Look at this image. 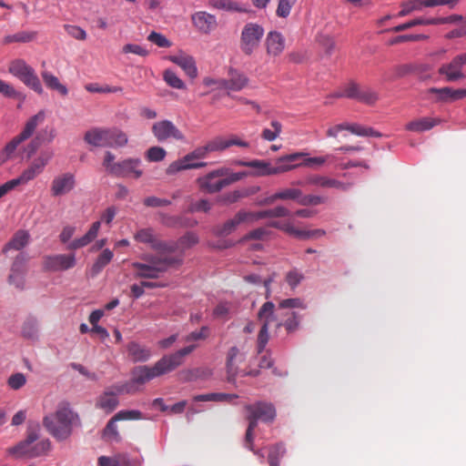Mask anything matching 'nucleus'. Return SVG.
Segmentation results:
<instances>
[{"instance_id":"obj_1","label":"nucleus","mask_w":466,"mask_h":466,"mask_svg":"<svg viewBox=\"0 0 466 466\" xmlns=\"http://www.w3.org/2000/svg\"><path fill=\"white\" fill-rule=\"evenodd\" d=\"M134 239L157 251V254H144L141 257L143 261L131 264L137 279H157L169 268H177L183 262L182 253L176 254V245L158 238L152 228H140L134 234Z\"/></svg>"},{"instance_id":"obj_2","label":"nucleus","mask_w":466,"mask_h":466,"mask_svg":"<svg viewBox=\"0 0 466 466\" xmlns=\"http://www.w3.org/2000/svg\"><path fill=\"white\" fill-rule=\"evenodd\" d=\"M196 348L197 345L192 344L172 354L164 355L153 366H136L131 370L130 383L116 386V392L134 393L133 384L144 385L157 377L175 370L184 363L185 357L189 355Z\"/></svg>"},{"instance_id":"obj_3","label":"nucleus","mask_w":466,"mask_h":466,"mask_svg":"<svg viewBox=\"0 0 466 466\" xmlns=\"http://www.w3.org/2000/svg\"><path fill=\"white\" fill-rule=\"evenodd\" d=\"M78 415L72 410L67 402L58 404L54 414L46 416L43 423L46 430L57 440L70 436L74 425L78 424Z\"/></svg>"},{"instance_id":"obj_4","label":"nucleus","mask_w":466,"mask_h":466,"mask_svg":"<svg viewBox=\"0 0 466 466\" xmlns=\"http://www.w3.org/2000/svg\"><path fill=\"white\" fill-rule=\"evenodd\" d=\"M307 156L306 153L298 152L279 157L275 166L270 162L259 159L250 161L238 160L236 165L239 167H246L252 168L251 171H247L248 176L251 177H267L272 175H279L296 168V166H291L289 162H294Z\"/></svg>"},{"instance_id":"obj_5","label":"nucleus","mask_w":466,"mask_h":466,"mask_svg":"<svg viewBox=\"0 0 466 466\" xmlns=\"http://www.w3.org/2000/svg\"><path fill=\"white\" fill-rule=\"evenodd\" d=\"M248 176V172H237L228 174V169L221 167L213 170L204 177L198 178L199 188L207 193L213 194L220 191L225 187L238 182Z\"/></svg>"},{"instance_id":"obj_6","label":"nucleus","mask_w":466,"mask_h":466,"mask_svg":"<svg viewBox=\"0 0 466 466\" xmlns=\"http://www.w3.org/2000/svg\"><path fill=\"white\" fill-rule=\"evenodd\" d=\"M116 157L110 151H106L104 156L103 166L106 171L115 177H133L139 178L143 175L140 169L141 160L139 158H127L119 162H114Z\"/></svg>"},{"instance_id":"obj_7","label":"nucleus","mask_w":466,"mask_h":466,"mask_svg":"<svg viewBox=\"0 0 466 466\" xmlns=\"http://www.w3.org/2000/svg\"><path fill=\"white\" fill-rule=\"evenodd\" d=\"M209 147L208 144L202 147H198L195 148L190 153L184 156L182 158H179L174 162H172L167 168L166 172L167 175H174L177 172L187 170V169H196L205 167L208 164L206 162H198V163H189L190 160H201L208 157L210 154Z\"/></svg>"},{"instance_id":"obj_8","label":"nucleus","mask_w":466,"mask_h":466,"mask_svg":"<svg viewBox=\"0 0 466 466\" xmlns=\"http://www.w3.org/2000/svg\"><path fill=\"white\" fill-rule=\"evenodd\" d=\"M9 73L19 78L25 85L38 94L43 93V87L35 70L23 59H15L9 66Z\"/></svg>"},{"instance_id":"obj_9","label":"nucleus","mask_w":466,"mask_h":466,"mask_svg":"<svg viewBox=\"0 0 466 466\" xmlns=\"http://www.w3.org/2000/svg\"><path fill=\"white\" fill-rule=\"evenodd\" d=\"M264 35V28L257 23H248L244 25L239 46L243 54L251 56L259 46Z\"/></svg>"},{"instance_id":"obj_10","label":"nucleus","mask_w":466,"mask_h":466,"mask_svg":"<svg viewBox=\"0 0 466 466\" xmlns=\"http://www.w3.org/2000/svg\"><path fill=\"white\" fill-rule=\"evenodd\" d=\"M151 130L154 137L159 142L167 141L169 139H174L177 141H183L185 139L184 134L169 120L155 122Z\"/></svg>"},{"instance_id":"obj_11","label":"nucleus","mask_w":466,"mask_h":466,"mask_svg":"<svg viewBox=\"0 0 466 466\" xmlns=\"http://www.w3.org/2000/svg\"><path fill=\"white\" fill-rule=\"evenodd\" d=\"M347 130L350 132L353 135L359 136V137H380L381 134L376 130H374L372 127H364L361 125H359L357 123H341L335 125L331 127H329L326 135L329 137H334L336 138L338 137V134L340 131Z\"/></svg>"},{"instance_id":"obj_12","label":"nucleus","mask_w":466,"mask_h":466,"mask_svg":"<svg viewBox=\"0 0 466 466\" xmlns=\"http://www.w3.org/2000/svg\"><path fill=\"white\" fill-rule=\"evenodd\" d=\"M335 96H346L348 98L357 99L368 105H373L379 98L376 92L370 88H360L356 83H350L345 87L343 93L336 94Z\"/></svg>"},{"instance_id":"obj_13","label":"nucleus","mask_w":466,"mask_h":466,"mask_svg":"<svg viewBox=\"0 0 466 466\" xmlns=\"http://www.w3.org/2000/svg\"><path fill=\"white\" fill-rule=\"evenodd\" d=\"M75 254H58L46 256L43 260V267L47 271H65L76 266Z\"/></svg>"},{"instance_id":"obj_14","label":"nucleus","mask_w":466,"mask_h":466,"mask_svg":"<svg viewBox=\"0 0 466 466\" xmlns=\"http://www.w3.org/2000/svg\"><path fill=\"white\" fill-rule=\"evenodd\" d=\"M240 358L239 350L237 347H231L228 350L227 356V374H228V381L234 383L236 378L238 376L246 377H257L259 375L258 370H238L237 366V360Z\"/></svg>"},{"instance_id":"obj_15","label":"nucleus","mask_w":466,"mask_h":466,"mask_svg":"<svg viewBox=\"0 0 466 466\" xmlns=\"http://www.w3.org/2000/svg\"><path fill=\"white\" fill-rule=\"evenodd\" d=\"M27 258L24 253H19L14 259L10 274L8 276V283L14 285L19 289L25 287V276L26 273Z\"/></svg>"},{"instance_id":"obj_16","label":"nucleus","mask_w":466,"mask_h":466,"mask_svg":"<svg viewBox=\"0 0 466 466\" xmlns=\"http://www.w3.org/2000/svg\"><path fill=\"white\" fill-rule=\"evenodd\" d=\"M464 66L466 65L461 55L460 54L454 56L450 63L441 66L438 69V73L441 76H444L447 81L454 82L466 77L462 72Z\"/></svg>"},{"instance_id":"obj_17","label":"nucleus","mask_w":466,"mask_h":466,"mask_svg":"<svg viewBox=\"0 0 466 466\" xmlns=\"http://www.w3.org/2000/svg\"><path fill=\"white\" fill-rule=\"evenodd\" d=\"M304 184L316 186L321 188H335L343 192L348 191L352 187V183H345L338 179L321 175H310L307 177Z\"/></svg>"},{"instance_id":"obj_18","label":"nucleus","mask_w":466,"mask_h":466,"mask_svg":"<svg viewBox=\"0 0 466 466\" xmlns=\"http://www.w3.org/2000/svg\"><path fill=\"white\" fill-rule=\"evenodd\" d=\"M76 187L75 176L70 173H63L56 176L51 183V195L55 198L64 196L72 191Z\"/></svg>"},{"instance_id":"obj_19","label":"nucleus","mask_w":466,"mask_h":466,"mask_svg":"<svg viewBox=\"0 0 466 466\" xmlns=\"http://www.w3.org/2000/svg\"><path fill=\"white\" fill-rule=\"evenodd\" d=\"M245 409L257 419L266 423L272 422L276 417L275 407L268 402L258 401L254 404L246 405Z\"/></svg>"},{"instance_id":"obj_20","label":"nucleus","mask_w":466,"mask_h":466,"mask_svg":"<svg viewBox=\"0 0 466 466\" xmlns=\"http://www.w3.org/2000/svg\"><path fill=\"white\" fill-rule=\"evenodd\" d=\"M427 93L435 95V102L442 103H451L466 97V88L431 87L427 90Z\"/></svg>"},{"instance_id":"obj_21","label":"nucleus","mask_w":466,"mask_h":466,"mask_svg":"<svg viewBox=\"0 0 466 466\" xmlns=\"http://www.w3.org/2000/svg\"><path fill=\"white\" fill-rule=\"evenodd\" d=\"M38 439V434L35 431H29L26 438L18 442L16 445L7 448L6 453L15 459L30 458V448L34 442Z\"/></svg>"},{"instance_id":"obj_22","label":"nucleus","mask_w":466,"mask_h":466,"mask_svg":"<svg viewBox=\"0 0 466 466\" xmlns=\"http://www.w3.org/2000/svg\"><path fill=\"white\" fill-rule=\"evenodd\" d=\"M210 152L223 151L232 146H238L241 147H248L249 143L242 140L238 137L232 135L228 137H216L209 140L208 143Z\"/></svg>"},{"instance_id":"obj_23","label":"nucleus","mask_w":466,"mask_h":466,"mask_svg":"<svg viewBox=\"0 0 466 466\" xmlns=\"http://www.w3.org/2000/svg\"><path fill=\"white\" fill-rule=\"evenodd\" d=\"M56 136V129L46 127L43 129L34 139H32L27 146L24 148L23 153L25 157L30 158L39 148L42 143H50Z\"/></svg>"},{"instance_id":"obj_24","label":"nucleus","mask_w":466,"mask_h":466,"mask_svg":"<svg viewBox=\"0 0 466 466\" xmlns=\"http://www.w3.org/2000/svg\"><path fill=\"white\" fill-rule=\"evenodd\" d=\"M84 141L96 147H108V128L92 127L84 135Z\"/></svg>"},{"instance_id":"obj_25","label":"nucleus","mask_w":466,"mask_h":466,"mask_svg":"<svg viewBox=\"0 0 466 466\" xmlns=\"http://www.w3.org/2000/svg\"><path fill=\"white\" fill-rule=\"evenodd\" d=\"M280 311L279 306L276 308L273 302L267 301L260 307L258 312V319L261 322V325L267 324V327H269L271 323H275L278 329Z\"/></svg>"},{"instance_id":"obj_26","label":"nucleus","mask_w":466,"mask_h":466,"mask_svg":"<svg viewBox=\"0 0 466 466\" xmlns=\"http://www.w3.org/2000/svg\"><path fill=\"white\" fill-rule=\"evenodd\" d=\"M265 46L267 54L269 56H279L285 48V39L283 35L277 31H270L266 37Z\"/></svg>"},{"instance_id":"obj_27","label":"nucleus","mask_w":466,"mask_h":466,"mask_svg":"<svg viewBox=\"0 0 466 466\" xmlns=\"http://www.w3.org/2000/svg\"><path fill=\"white\" fill-rule=\"evenodd\" d=\"M169 61L181 67L187 76L190 78H196L198 76V68L196 66V62L191 56L186 54H179L176 56H170L168 57Z\"/></svg>"},{"instance_id":"obj_28","label":"nucleus","mask_w":466,"mask_h":466,"mask_svg":"<svg viewBox=\"0 0 466 466\" xmlns=\"http://www.w3.org/2000/svg\"><path fill=\"white\" fill-rule=\"evenodd\" d=\"M25 140L26 138L20 133L14 137L0 151V166L7 160L15 157L18 155L21 144Z\"/></svg>"},{"instance_id":"obj_29","label":"nucleus","mask_w":466,"mask_h":466,"mask_svg":"<svg viewBox=\"0 0 466 466\" xmlns=\"http://www.w3.org/2000/svg\"><path fill=\"white\" fill-rule=\"evenodd\" d=\"M194 25L202 33L208 34L217 26L215 15L207 12H197L192 15Z\"/></svg>"},{"instance_id":"obj_30","label":"nucleus","mask_w":466,"mask_h":466,"mask_svg":"<svg viewBox=\"0 0 466 466\" xmlns=\"http://www.w3.org/2000/svg\"><path fill=\"white\" fill-rule=\"evenodd\" d=\"M127 350L128 356L133 362H146L152 357V351L149 348L141 345L136 341L127 344Z\"/></svg>"},{"instance_id":"obj_31","label":"nucleus","mask_w":466,"mask_h":466,"mask_svg":"<svg viewBox=\"0 0 466 466\" xmlns=\"http://www.w3.org/2000/svg\"><path fill=\"white\" fill-rule=\"evenodd\" d=\"M100 226H101L100 221L94 222L91 225L88 231L83 237H81L79 238H76L73 241H71L68 244L67 248L68 249H77V248H83V247H86V245H88L90 242H92L96 238L99 228H100Z\"/></svg>"},{"instance_id":"obj_32","label":"nucleus","mask_w":466,"mask_h":466,"mask_svg":"<svg viewBox=\"0 0 466 466\" xmlns=\"http://www.w3.org/2000/svg\"><path fill=\"white\" fill-rule=\"evenodd\" d=\"M29 239L30 235L26 230L20 229L16 231L3 248V253H7L11 249L21 250L29 243Z\"/></svg>"},{"instance_id":"obj_33","label":"nucleus","mask_w":466,"mask_h":466,"mask_svg":"<svg viewBox=\"0 0 466 466\" xmlns=\"http://www.w3.org/2000/svg\"><path fill=\"white\" fill-rule=\"evenodd\" d=\"M37 37V32L36 31H18L15 34L6 35L2 39L3 45H10V44H25L30 43L34 40H35Z\"/></svg>"},{"instance_id":"obj_34","label":"nucleus","mask_w":466,"mask_h":466,"mask_svg":"<svg viewBox=\"0 0 466 466\" xmlns=\"http://www.w3.org/2000/svg\"><path fill=\"white\" fill-rule=\"evenodd\" d=\"M299 326V317L295 311L281 310L278 329L284 327L288 333L294 332Z\"/></svg>"},{"instance_id":"obj_35","label":"nucleus","mask_w":466,"mask_h":466,"mask_svg":"<svg viewBox=\"0 0 466 466\" xmlns=\"http://www.w3.org/2000/svg\"><path fill=\"white\" fill-rule=\"evenodd\" d=\"M21 334L26 339L36 340L39 337V322L37 319L33 316L27 317L23 322Z\"/></svg>"},{"instance_id":"obj_36","label":"nucleus","mask_w":466,"mask_h":466,"mask_svg":"<svg viewBox=\"0 0 466 466\" xmlns=\"http://www.w3.org/2000/svg\"><path fill=\"white\" fill-rule=\"evenodd\" d=\"M439 118L422 117L415 119L406 125V129L412 132H424L439 125Z\"/></svg>"},{"instance_id":"obj_37","label":"nucleus","mask_w":466,"mask_h":466,"mask_svg":"<svg viewBox=\"0 0 466 466\" xmlns=\"http://www.w3.org/2000/svg\"><path fill=\"white\" fill-rule=\"evenodd\" d=\"M228 74V91L238 92L247 86L248 78L245 74L235 69H230Z\"/></svg>"},{"instance_id":"obj_38","label":"nucleus","mask_w":466,"mask_h":466,"mask_svg":"<svg viewBox=\"0 0 466 466\" xmlns=\"http://www.w3.org/2000/svg\"><path fill=\"white\" fill-rule=\"evenodd\" d=\"M46 118V114L44 111H39L37 114L31 116L25 123L23 130L20 134L25 137L26 139L32 137L35 133V129L39 125H41Z\"/></svg>"},{"instance_id":"obj_39","label":"nucleus","mask_w":466,"mask_h":466,"mask_svg":"<svg viewBox=\"0 0 466 466\" xmlns=\"http://www.w3.org/2000/svg\"><path fill=\"white\" fill-rule=\"evenodd\" d=\"M41 76L48 88L57 91L63 96H67L68 89L66 86L60 83L59 79L56 76L48 71H43L41 73Z\"/></svg>"},{"instance_id":"obj_40","label":"nucleus","mask_w":466,"mask_h":466,"mask_svg":"<svg viewBox=\"0 0 466 466\" xmlns=\"http://www.w3.org/2000/svg\"><path fill=\"white\" fill-rule=\"evenodd\" d=\"M118 405V400L116 393L106 390L98 399L96 406L106 412L113 411Z\"/></svg>"},{"instance_id":"obj_41","label":"nucleus","mask_w":466,"mask_h":466,"mask_svg":"<svg viewBox=\"0 0 466 466\" xmlns=\"http://www.w3.org/2000/svg\"><path fill=\"white\" fill-rule=\"evenodd\" d=\"M128 142L125 132L116 127L108 128V147H122Z\"/></svg>"},{"instance_id":"obj_42","label":"nucleus","mask_w":466,"mask_h":466,"mask_svg":"<svg viewBox=\"0 0 466 466\" xmlns=\"http://www.w3.org/2000/svg\"><path fill=\"white\" fill-rule=\"evenodd\" d=\"M114 257L113 251L108 248H105L97 257L96 260L92 266L91 273L93 276L100 273L103 268L110 263Z\"/></svg>"},{"instance_id":"obj_43","label":"nucleus","mask_w":466,"mask_h":466,"mask_svg":"<svg viewBox=\"0 0 466 466\" xmlns=\"http://www.w3.org/2000/svg\"><path fill=\"white\" fill-rule=\"evenodd\" d=\"M53 157V152L51 150H42L37 157H35L30 164V167L40 175L45 167L49 163Z\"/></svg>"},{"instance_id":"obj_44","label":"nucleus","mask_w":466,"mask_h":466,"mask_svg":"<svg viewBox=\"0 0 466 466\" xmlns=\"http://www.w3.org/2000/svg\"><path fill=\"white\" fill-rule=\"evenodd\" d=\"M238 398L236 394H227V393H208V394H200L196 395L193 400L195 401H231Z\"/></svg>"},{"instance_id":"obj_45","label":"nucleus","mask_w":466,"mask_h":466,"mask_svg":"<svg viewBox=\"0 0 466 466\" xmlns=\"http://www.w3.org/2000/svg\"><path fill=\"white\" fill-rule=\"evenodd\" d=\"M240 224L242 223L237 213L232 218L218 226L216 228V233L219 236H228L234 232Z\"/></svg>"},{"instance_id":"obj_46","label":"nucleus","mask_w":466,"mask_h":466,"mask_svg":"<svg viewBox=\"0 0 466 466\" xmlns=\"http://www.w3.org/2000/svg\"><path fill=\"white\" fill-rule=\"evenodd\" d=\"M286 453V449L282 443H278L269 449L268 463L270 466H279L280 459Z\"/></svg>"},{"instance_id":"obj_47","label":"nucleus","mask_w":466,"mask_h":466,"mask_svg":"<svg viewBox=\"0 0 466 466\" xmlns=\"http://www.w3.org/2000/svg\"><path fill=\"white\" fill-rule=\"evenodd\" d=\"M163 79L172 88L176 89H186V85L182 79H180L177 74L171 69H166L163 72Z\"/></svg>"},{"instance_id":"obj_48","label":"nucleus","mask_w":466,"mask_h":466,"mask_svg":"<svg viewBox=\"0 0 466 466\" xmlns=\"http://www.w3.org/2000/svg\"><path fill=\"white\" fill-rule=\"evenodd\" d=\"M37 176L38 174L29 166L21 173V175L18 177L11 179L9 181L14 189L17 186L27 184L29 181L33 180Z\"/></svg>"},{"instance_id":"obj_49","label":"nucleus","mask_w":466,"mask_h":466,"mask_svg":"<svg viewBox=\"0 0 466 466\" xmlns=\"http://www.w3.org/2000/svg\"><path fill=\"white\" fill-rule=\"evenodd\" d=\"M208 5L219 10L241 12L238 3L231 0H208Z\"/></svg>"},{"instance_id":"obj_50","label":"nucleus","mask_w":466,"mask_h":466,"mask_svg":"<svg viewBox=\"0 0 466 466\" xmlns=\"http://www.w3.org/2000/svg\"><path fill=\"white\" fill-rule=\"evenodd\" d=\"M51 443L48 440L34 442L30 448V459L43 456L50 450Z\"/></svg>"},{"instance_id":"obj_51","label":"nucleus","mask_w":466,"mask_h":466,"mask_svg":"<svg viewBox=\"0 0 466 466\" xmlns=\"http://www.w3.org/2000/svg\"><path fill=\"white\" fill-rule=\"evenodd\" d=\"M269 234H270V231L267 228L260 227V228H255V229L249 231L248 233H247L243 237L242 240L243 241H248V240H252V239L265 240L269 236Z\"/></svg>"},{"instance_id":"obj_52","label":"nucleus","mask_w":466,"mask_h":466,"mask_svg":"<svg viewBox=\"0 0 466 466\" xmlns=\"http://www.w3.org/2000/svg\"><path fill=\"white\" fill-rule=\"evenodd\" d=\"M296 3L297 0H279L276 15L282 18L288 17Z\"/></svg>"},{"instance_id":"obj_53","label":"nucleus","mask_w":466,"mask_h":466,"mask_svg":"<svg viewBox=\"0 0 466 466\" xmlns=\"http://www.w3.org/2000/svg\"><path fill=\"white\" fill-rule=\"evenodd\" d=\"M270 125L272 129L265 128L261 134L262 138L268 141L275 140L280 134L282 128V125L279 121H272Z\"/></svg>"},{"instance_id":"obj_54","label":"nucleus","mask_w":466,"mask_h":466,"mask_svg":"<svg viewBox=\"0 0 466 466\" xmlns=\"http://www.w3.org/2000/svg\"><path fill=\"white\" fill-rule=\"evenodd\" d=\"M279 200H296L301 197V190L299 188L287 187L278 191Z\"/></svg>"},{"instance_id":"obj_55","label":"nucleus","mask_w":466,"mask_h":466,"mask_svg":"<svg viewBox=\"0 0 466 466\" xmlns=\"http://www.w3.org/2000/svg\"><path fill=\"white\" fill-rule=\"evenodd\" d=\"M115 420H137L143 419V414L141 411L137 410H120L115 415Z\"/></svg>"},{"instance_id":"obj_56","label":"nucleus","mask_w":466,"mask_h":466,"mask_svg":"<svg viewBox=\"0 0 466 466\" xmlns=\"http://www.w3.org/2000/svg\"><path fill=\"white\" fill-rule=\"evenodd\" d=\"M280 310H287L291 309H306V305L302 299L299 298L286 299L279 303Z\"/></svg>"},{"instance_id":"obj_57","label":"nucleus","mask_w":466,"mask_h":466,"mask_svg":"<svg viewBox=\"0 0 466 466\" xmlns=\"http://www.w3.org/2000/svg\"><path fill=\"white\" fill-rule=\"evenodd\" d=\"M118 421L115 420V416H113L107 422L106 428L104 429L103 434L105 438L113 439L115 441H119V433L117 431V427L116 422Z\"/></svg>"},{"instance_id":"obj_58","label":"nucleus","mask_w":466,"mask_h":466,"mask_svg":"<svg viewBox=\"0 0 466 466\" xmlns=\"http://www.w3.org/2000/svg\"><path fill=\"white\" fill-rule=\"evenodd\" d=\"M304 279V275L297 268H293L289 270L286 274V281L289 284V286L294 289Z\"/></svg>"},{"instance_id":"obj_59","label":"nucleus","mask_w":466,"mask_h":466,"mask_svg":"<svg viewBox=\"0 0 466 466\" xmlns=\"http://www.w3.org/2000/svg\"><path fill=\"white\" fill-rule=\"evenodd\" d=\"M147 40L159 47H170L172 46V43L164 35L155 31L148 35Z\"/></svg>"},{"instance_id":"obj_60","label":"nucleus","mask_w":466,"mask_h":466,"mask_svg":"<svg viewBox=\"0 0 466 466\" xmlns=\"http://www.w3.org/2000/svg\"><path fill=\"white\" fill-rule=\"evenodd\" d=\"M147 158L152 162H158L165 158L167 152L161 147H151L147 151Z\"/></svg>"},{"instance_id":"obj_61","label":"nucleus","mask_w":466,"mask_h":466,"mask_svg":"<svg viewBox=\"0 0 466 466\" xmlns=\"http://www.w3.org/2000/svg\"><path fill=\"white\" fill-rule=\"evenodd\" d=\"M268 227L278 228L286 232L287 234L293 236L296 238L297 228L293 226V224L289 221L288 222H280V221H271L268 223Z\"/></svg>"},{"instance_id":"obj_62","label":"nucleus","mask_w":466,"mask_h":466,"mask_svg":"<svg viewBox=\"0 0 466 466\" xmlns=\"http://www.w3.org/2000/svg\"><path fill=\"white\" fill-rule=\"evenodd\" d=\"M424 0H412L403 5L402 9L399 12V16H405L415 10H420L423 6Z\"/></svg>"},{"instance_id":"obj_63","label":"nucleus","mask_w":466,"mask_h":466,"mask_svg":"<svg viewBox=\"0 0 466 466\" xmlns=\"http://www.w3.org/2000/svg\"><path fill=\"white\" fill-rule=\"evenodd\" d=\"M64 28H65L66 32L71 37H73L75 39L82 40V41L86 39V33L80 26L74 25H65Z\"/></svg>"},{"instance_id":"obj_64","label":"nucleus","mask_w":466,"mask_h":466,"mask_svg":"<svg viewBox=\"0 0 466 466\" xmlns=\"http://www.w3.org/2000/svg\"><path fill=\"white\" fill-rule=\"evenodd\" d=\"M25 376L20 372L11 375L7 380L8 386L12 390H15L21 389L25 384Z\"/></svg>"}]
</instances>
